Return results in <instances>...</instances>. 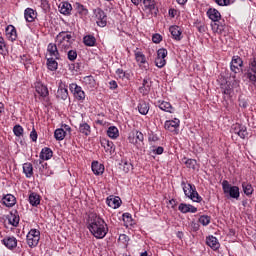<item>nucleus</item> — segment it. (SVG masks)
Masks as SVG:
<instances>
[{
	"label": "nucleus",
	"mask_w": 256,
	"mask_h": 256,
	"mask_svg": "<svg viewBox=\"0 0 256 256\" xmlns=\"http://www.w3.org/2000/svg\"><path fill=\"white\" fill-rule=\"evenodd\" d=\"M88 229L96 239H105L107 233H109V227H107V223H105L103 218L97 216V214H94L92 217H90L88 221Z\"/></svg>",
	"instance_id": "nucleus-1"
},
{
	"label": "nucleus",
	"mask_w": 256,
	"mask_h": 256,
	"mask_svg": "<svg viewBox=\"0 0 256 256\" xmlns=\"http://www.w3.org/2000/svg\"><path fill=\"white\" fill-rule=\"evenodd\" d=\"M207 16L212 21L211 27L213 33L223 35V32L225 31V21L221 22V12L215 8H210L207 11Z\"/></svg>",
	"instance_id": "nucleus-2"
},
{
	"label": "nucleus",
	"mask_w": 256,
	"mask_h": 256,
	"mask_svg": "<svg viewBox=\"0 0 256 256\" xmlns=\"http://www.w3.org/2000/svg\"><path fill=\"white\" fill-rule=\"evenodd\" d=\"M243 79L246 83L256 87V56L248 61V66L244 70Z\"/></svg>",
	"instance_id": "nucleus-3"
},
{
	"label": "nucleus",
	"mask_w": 256,
	"mask_h": 256,
	"mask_svg": "<svg viewBox=\"0 0 256 256\" xmlns=\"http://www.w3.org/2000/svg\"><path fill=\"white\" fill-rule=\"evenodd\" d=\"M73 36L69 32L62 31L56 36V45L61 51L73 49Z\"/></svg>",
	"instance_id": "nucleus-4"
},
{
	"label": "nucleus",
	"mask_w": 256,
	"mask_h": 256,
	"mask_svg": "<svg viewBox=\"0 0 256 256\" xmlns=\"http://www.w3.org/2000/svg\"><path fill=\"white\" fill-rule=\"evenodd\" d=\"M181 187L183 189L184 195L188 197V199H191L194 203H201L203 201V198L201 195H199V192H197V188L195 185L185 182V180L181 181Z\"/></svg>",
	"instance_id": "nucleus-5"
},
{
	"label": "nucleus",
	"mask_w": 256,
	"mask_h": 256,
	"mask_svg": "<svg viewBox=\"0 0 256 256\" xmlns=\"http://www.w3.org/2000/svg\"><path fill=\"white\" fill-rule=\"evenodd\" d=\"M222 190L224 195H229L231 199H239V197L241 196V193L239 192V187L231 185L227 180H223Z\"/></svg>",
	"instance_id": "nucleus-6"
},
{
	"label": "nucleus",
	"mask_w": 256,
	"mask_h": 256,
	"mask_svg": "<svg viewBox=\"0 0 256 256\" xmlns=\"http://www.w3.org/2000/svg\"><path fill=\"white\" fill-rule=\"evenodd\" d=\"M41 240V231L37 229H31L27 236H26V241L28 247H37L39 245V241Z\"/></svg>",
	"instance_id": "nucleus-7"
},
{
	"label": "nucleus",
	"mask_w": 256,
	"mask_h": 256,
	"mask_svg": "<svg viewBox=\"0 0 256 256\" xmlns=\"http://www.w3.org/2000/svg\"><path fill=\"white\" fill-rule=\"evenodd\" d=\"M69 89L76 101H80L81 103L85 101L86 94L81 86L77 85V83H71Z\"/></svg>",
	"instance_id": "nucleus-8"
},
{
	"label": "nucleus",
	"mask_w": 256,
	"mask_h": 256,
	"mask_svg": "<svg viewBox=\"0 0 256 256\" xmlns=\"http://www.w3.org/2000/svg\"><path fill=\"white\" fill-rule=\"evenodd\" d=\"M167 55L169 52L165 48H160L157 51V57L155 58V65L158 69H163L167 65Z\"/></svg>",
	"instance_id": "nucleus-9"
},
{
	"label": "nucleus",
	"mask_w": 256,
	"mask_h": 256,
	"mask_svg": "<svg viewBox=\"0 0 256 256\" xmlns=\"http://www.w3.org/2000/svg\"><path fill=\"white\" fill-rule=\"evenodd\" d=\"M94 15L98 27H107V15L101 8L94 10Z\"/></svg>",
	"instance_id": "nucleus-10"
},
{
	"label": "nucleus",
	"mask_w": 256,
	"mask_h": 256,
	"mask_svg": "<svg viewBox=\"0 0 256 256\" xmlns=\"http://www.w3.org/2000/svg\"><path fill=\"white\" fill-rule=\"evenodd\" d=\"M35 90L38 95H40V99H43L44 101H49V89L47 86L41 82L35 83Z\"/></svg>",
	"instance_id": "nucleus-11"
},
{
	"label": "nucleus",
	"mask_w": 256,
	"mask_h": 256,
	"mask_svg": "<svg viewBox=\"0 0 256 256\" xmlns=\"http://www.w3.org/2000/svg\"><path fill=\"white\" fill-rule=\"evenodd\" d=\"M231 133H234V135H238V137L240 139H245V137H247V135H249V133L247 132V127H245L239 123L232 125Z\"/></svg>",
	"instance_id": "nucleus-12"
},
{
	"label": "nucleus",
	"mask_w": 256,
	"mask_h": 256,
	"mask_svg": "<svg viewBox=\"0 0 256 256\" xmlns=\"http://www.w3.org/2000/svg\"><path fill=\"white\" fill-rule=\"evenodd\" d=\"M242 68H243V59L239 56H233L230 63L231 71L233 73H241Z\"/></svg>",
	"instance_id": "nucleus-13"
},
{
	"label": "nucleus",
	"mask_w": 256,
	"mask_h": 256,
	"mask_svg": "<svg viewBox=\"0 0 256 256\" xmlns=\"http://www.w3.org/2000/svg\"><path fill=\"white\" fill-rule=\"evenodd\" d=\"M181 124V120L175 118L174 120H166L164 123V128L166 131H170V133H177L179 131V125Z\"/></svg>",
	"instance_id": "nucleus-14"
},
{
	"label": "nucleus",
	"mask_w": 256,
	"mask_h": 256,
	"mask_svg": "<svg viewBox=\"0 0 256 256\" xmlns=\"http://www.w3.org/2000/svg\"><path fill=\"white\" fill-rule=\"evenodd\" d=\"M129 143L132 145H135L136 147H139L143 141H145V136L143 133L139 130H136L135 133L132 134V136L128 137Z\"/></svg>",
	"instance_id": "nucleus-15"
},
{
	"label": "nucleus",
	"mask_w": 256,
	"mask_h": 256,
	"mask_svg": "<svg viewBox=\"0 0 256 256\" xmlns=\"http://www.w3.org/2000/svg\"><path fill=\"white\" fill-rule=\"evenodd\" d=\"M1 243L10 251L17 249V238L15 236H6L1 240Z\"/></svg>",
	"instance_id": "nucleus-16"
},
{
	"label": "nucleus",
	"mask_w": 256,
	"mask_h": 256,
	"mask_svg": "<svg viewBox=\"0 0 256 256\" xmlns=\"http://www.w3.org/2000/svg\"><path fill=\"white\" fill-rule=\"evenodd\" d=\"M57 99H62V101H67L69 97V90L67 89V85L60 81L57 94H56Z\"/></svg>",
	"instance_id": "nucleus-17"
},
{
	"label": "nucleus",
	"mask_w": 256,
	"mask_h": 256,
	"mask_svg": "<svg viewBox=\"0 0 256 256\" xmlns=\"http://www.w3.org/2000/svg\"><path fill=\"white\" fill-rule=\"evenodd\" d=\"M156 107H159L161 111L165 113H175V108L169 102L165 100H158L155 102Z\"/></svg>",
	"instance_id": "nucleus-18"
},
{
	"label": "nucleus",
	"mask_w": 256,
	"mask_h": 256,
	"mask_svg": "<svg viewBox=\"0 0 256 256\" xmlns=\"http://www.w3.org/2000/svg\"><path fill=\"white\" fill-rule=\"evenodd\" d=\"M121 198L119 196H113L110 195L106 198V204L108 207H111V209H119L121 207Z\"/></svg>",
	"instance_id": "nucleus-19"
},
{
	"label": "nucleus",
	"mask_w": 256,
	"mask_h": 256,
	"mask_svg": "<svg viewBox=\"0 0 256 256\" xmlns=\"http://www.w3.org/2000/svg\"><path fill=\"white\" fill-rule=\"evenodd\" d=\"M169 31L174 41H181V39H183V31L181 30V27L177 25H172L169 27Z\"/></svg>",
	"instance_id": "nucleus-20"
},
{
	"label": "nucleus",
	"mask_w": 256,
	"mask_h": 256,
	"mask_svg": "<svg viewBox=\"0 0 256 256\" xmlns=\"http://www.w3.org/2000/svg\"><path fill=\"white\" fill-rule=\"evenodd\" d=\"M6 37L8 41H11L14 43V41H17V28L13 25H8L5 29Z\"/></svg>",
	"instance_id": "nucleus-21"
},
{
	"label": "nucleus",
	"mask_w": 256,
	"mask_h": 256,
	"mask_svg": "<svg viewBox=\"0 0 256 256\" xmlns=\"http://www.w3.org/2000/svg\"><path fill=\"white\" fill-rule=\"evenodd\" d=\"M58 11H59V13H61V15L69 16V15H71V11H73V6L71 5V3L67 2V1L61 2L58 5Z\"/></svg>",
	"instance_id": "nucleus-22"
},
{
	"label": "nucleus",
	"mask_w": 256,
	"mask_h": 256,
	"mask_svg": "<svg viewBox=\"0 0 256 256\" xmlns=\"http://www.w3.org/2000/svg\"><path fill=\"white\" fill-rule=\"evenodd\" d=\"M1 203L8 208L15 207V204L17 203V198H15L12 194H6L3 196Z\"/></svg>",
	"instance_id": "nucleus-23"
},
{
	"label": "nucleus",
	"mask_w": 256,
	"mask_h": 256,
	"mask_svg": "<svg viewBox=\"0 0 256 256\" xmlns=\"http://www.w3.org/2000/svg\"><path fill=\"white\" fill-rule=\"evenodd\" d=\"M101 146L104 147V150L106 151V153H109L110 155H113V153H115V144L113 143V141H109L108 139H101L100 141Z\"/></svg>",
	"instance_id": "nucleus-24"
},
{
	"label": "nucleus",
	"mask_w": 256,
	"mask_h": 256,
	"mask_svg": "<svg viewBox=\"0 0 256 256\" xmlns=\"http://www.w3.org/2000/svg\"><path fill=\"white\" fill-rule=\"evenodd\" d=\"M47 52L50 58L61 59V55L59 54V50L57 49V44L49 43L47 46Z\"/></svg>",
	"instance_id": "nucleus-25"
},
{
	"label": "nucleus",
	"mask_w": 256,
	"mask_h": 256,
	"mask_svg": "<svg viewBox=\"0 0 256 256\" xmlns=\"http://www.w3.org/2000/svg\"><path fill=\"white\" fill-rule=\"evenodd\" d=\"M91 169L94 175H103L105 173V165L99 163V161H93L91 164Z\"/></svg>",
	"instance_id": "nucleus-26"
},
{
	"label": "nucleus",
	"mask_w": 256,
	"mask_h": 256,
	"mask_svg": "<svg viewBox=\"0 0 256 256\" xmlns=\"http://www.w3.org/2000/svg\"><path fill=\"white\" fill-rule=\"evenodd\" d=\"M24 18L27 23H33V21L37 19V11H35L33 8H26L24 10Z\"/></svg>",
	"instance_id": "nucleus-27"
},
{
	"label": "nucleus",
	"mask_w": 256,
	"mask_h": 256,
	"mask_svg": "<svg viewBox=\"0 0 256 256\" xmlns=\"http://www.w3.org/2000/svg\"><path fill=\"white\" fill-rule=\"evenodd\" d=\"M150 91H151V79L144 78L142 82V86L139 88V93H141V95H149Z\"/></svg>",
	"instance_id": "nucleus-28"
},
{
	"label": "nucleus",
	"mask_w": 256,
	"mask_h": 256,
	"mask_svg": "<svg viewBox=\"0 0 256 256\" xmlns=\"http://www.w3.org/2000/svg\"><path fill=\"white\" fill-rule=\"evenodd\" d=\"M180 213H197V207L191 204L180 203L178 206Z\"/></svg>",
	"instance_id": "nucleus-29"
},
{
	"label": "nucleus",
	"mask_w": 256,
	"mask_h": 256,
	"mask_svg": "<svg viewBox=\"0 0 256 256\" xmlns=\"http://www.w3.org/2000/svg\"><path fill=\"white\" fill-rule=\"evenodd\" d=\"M19 221H21V218L19 217V212H11L10 215H8V223L9 225H12V227H18Z\"/></svg>",
	"instance_id": "nucleus-30"
},
{
	"label": "nucleus",
	"mask_w": 256,
	"mask_h": 256,
	"mask_svg": "<svg viewBox=\"0 0 256 256\" xmlns=\"http://www.w3.org/2000/svg\"><path fill=\"white\" fill-rule=\"evenodd\" d=\"M206 244L208 247H211L213 251H217L221 247V244H219V240H217V237L215 236H208L206 238Z\"/></svg>",
	"instance_id": "nucleus-31"
},
{
	"label": "nucleus",
	"mask_w": 256,
	"mask_h": 256,
	"mask_svg": "<svg viewBox=\"0 0 256 256\" xmlns=\"http://www.w3.org/2000/svg\"><path fill=\"white\" fill-rule=\"evenodd\" d=\"M134 57L135 61L138 62L139 65H145V63H147V57L141 52V50H139V48L134 50Z\"/></svg>",
	"instance_id": "nucleus-32"
},
{
	"label": "nucleus",
	"mask_w": 256,
	"mask_h": 256,
	"mask_svg": "<svg viewBox=\"0 0 256 256\" xmlns=\"http://www.w3.org/2000/svg\"><path fill=\"white\" fill-rule=\"evenodd\" d=\"M83 83L87 89H95V87H97V81H95V78L92 75L85 76L83 78Z\"/></svg>",
	"instance_id": "nucleus-33"
},
{
	"label": "nucleus",
	"mask_w": 256,
	"mask_h": 256,
	"mask_svg": "<svg viewBox=\"0 0 256 256\" xmlns=\"http://www.w3.org/2000/svg\"><path fill=\"white\" fill-rule=\"evenodd\" d=\"M53 157V150L49 147H44L40 152V160L49 161Z\"/></svg>",
	"instance_id": "nucleus-34"
},
{
	"label": "nucleus",
	"mask_w": 256,
	"mask_h": 256,
	"mask_svg": "<svg viewBox=\"0 0 256 256\" xmlns=\"http://www.w3.org/2000/svg\"><path fill=\"white\" fill-rule=\"evenodd\" d=\"M74 7L78 15L81 17H87V15H89V9H87V7H85L83 4L76 2Z\"/></svg>",
	"instance_id": "nucleus-35"
},
{
	"label": "nucleus",
	"mask_w": 256,
	"mask_h": 256,
	"mask_svg": "<svg viewBox=\"0 0 256 256\" xmlns=\"http://www.w3.org/2000/svg\"><path fill=\"white\" fill-rule=\"evenodd\" d=\"M79 133H81L85 137H89V135H91V126L87 122L80 123Z\"/></svg>",
	"instance_id": "nucleus-36"
},
{
	"label": "nucleus",
	"mask_w": 256,
	"mask_h": 256,
	"mask_svg": "<svg viewBox=\"0 0 256 256\" xmlns=\"http://www.w3.org/2000/svg\"><path fill=\"white\" fill-rule=\"evenodd\" d=\"M23 173L27 179H31L33 176V164H31V162L23 164Z\"/></svg>",
	"instance_id": "nucleus-37"
},
{
	"label": "nucleus",
	"mask_w": 256,
	"mask_h": 256,
	"mask_svg": "<svg viewBox=\"0 0 256 256\" xmlns=\"http://www.w3.org/2000/svg\"><path fill=\"white\" fill-rule=\"evenodd\" d=\"M29 203L32 205V207H37V205L41 204V196L35 192H32L29 195Z\"/></svg>",
	"instance_id": "nucleus-38"
},
{
	"label": "nucleus",
	"mask_w": 256,
	"mask_h": 256,
	"mask_svg": "<svg viewBox=\"0 0 256 256\" xmlns=\"http://www.w3.org/2000/svg\"><path fill=\"white\" fill-rule=\"evenodd\" d=\"M20 63L27 69L30 65H33V58L29 54H24L20 56Z\"/></svg>",
	"instance_id": "nucleus-39"
},
{
	"label": "nucleus",
	"mask_w": 256,
	"mask_h": 256,
	"mask_svg": "<svg viewBox=\"0 0 256 256\" xmlns=\"http://www.w3.org/2000/svg\"><path fill=\"white\" fill-rule=\"evenodd\" d=\"M182 163H184L188 169H193V171L197 169V160L195 159L184 157L182 158Z\"/></svg>",
	"instance_id": "nucleus-40"
},
{
	"label": "nucleus",
	"mask_w": 256,
	"mask_h": 256,
	"mask_svg": "<svg viewBox=\"0 0 256 256\" xmlns=\"http://www.w3.org/2000/svg\"><path fill=\"white\" fill-rule=\"evenodd\" d=\"M83 43L86 47H95L97 39L93 35H86L83 37Z\"/></svg>",
	"instance_id": "nucleus-41"
},
{
	"label": "nucleus",
	"mask_w": 256,
	"mask_h": 256,
	"mask_svg": "<svg viewBox=\"0 0 256 256\" xmlns=\"http://www.w3.org/2000/svg\"><path fill=\"white\" fill-rule=\"evenodd\" d=\"M149 109H150L149 103H147L143 100H141L138 103V111H139L140 115H147V113H149Z\"/></svg>",
	"instance_id": "nucleus-42"
},
{
	"label": "nucleus",
	"mask_w": 256,
	"mask_h": 256,
	"mask_svg": "<svg viewBox=\"0 0 256 256\" xmlns=\"http://www.w3.org/2000/svg\"><path fill=\"white\" fill-rule=\"evenodd\" d=\"M242 188L247 197H251L255 191V189H253V185L249 184V182H243Z\"/></svg>",
	"instance_id": "nucleus-43"
},
{
	"label": "nucleus",
	"mask_w": 256,
	"mask_h": 256,
	"mask_svg": "<svg viewBox=\"0 0 256 256\" xmlns=\"http://www.w3.org/2000/svg\"><path fill=\"white\" fill-rule=\"evenodd\" d=\"M47 67L49 71H57L59 67V63H57V59L55 58H47Z\"/></svg>",
	"instance_id": "nucleus-44"
},
{
	"label": "nucleus",
	"mask_w": 256,
	"mask_h": 256,
	"mask_svg": "<svg viewBox=\"0 0 256 256\" xmlns=\"http://www.w3.org/2000/svg\"><path fill=\"white\" fill-rule=\"evenodd\" d=\"M107 135L110 139H117L119 137V129L116 126H110L107 130Z\"/></svg>",
	"instance_id": "nucleus-45"
},
{
	"label": "nucleus",
	"mask_w": 256,
	"mask_h": 256,
	"mask_svg": "<svg viewBox=\"0 0 256 256\" xmlns=\"http://www.w3.org/2000/svg\"><path fill=\"white\" fill-rule=\"evenodd\" d=\"M9 53V50L7 49V43L5 42V38L0 36V55L3 57L7 56Z\"/></svg>",
	"instance_id": "nucleus-46"
},
{
	"label": "nucleus",
	"mask_w": 256,
	"mask_h": 256,
	"mask_svg": "<svg viewBox=\"0 0 256 256\" xmlns=\"http://www.w3.org/2000/svg\"><path fill=\"white\" fill-rule=\"evenodd\" d=\"M116 75H117L118 79H122V80L127 79V81H129V79H131V74L129 72H125L122 68H118L116 70Z\"/></svg>",
	"instance_id": "nucleus-47"
},
{
	"label": "nucleus",
	"mask_w": 256,
	"mask_h": 256,
	"mask_svg": "<svg viewBox=\"0 0 256 256\" xmlns=\"http://www.w3.org/2000/svg\"><path fill=\"white\" fill-rule=\"evenodd\" d=\"M66 135H67V132H65V130L62 128H58L54 131V137H55L56 141H63V139H65Z\"/></svg>",
	"instance_id": "nucleus-48"
},
{
	"label": "nucleus",
	"mask_w": 256,
	"mask_h": 256,
	"mask_svg": "<svg viewBox=\"0 0 256 256\" xmlns=\"http://www.w3.org/2000/svg\"><path fill=\"white\" fill-rule=\"evenodd\" d=\"M120 169H122L124 173H129V171H133V164L127 160H124L120 163Z\"/></svg>",
	"instance_id": "nucleus-49"
},
{
	"label": "nucleus",
	"mask_w": 256,
	"mask_h": 256,
	"mask_svg": "<svg viewBox=\"0 0 256 256\" xmlns=\"http://www.w3.org/2000/svg\"><path fill=\"white\" fill-rule=\"evenodd\" d=\"M36 163H39L40 167V173L41 175H47V162H45V160H38L36 161Z\"/></svg>",
	"instance_id": "nucleus-50"
},
{
	"label": "nucleus",
	"mask_w": 256,
	"mask_h": 256,
	"mask_svg": "<svg viewBox=\"0 0 256 256\" xmlns=\"http://www.w3.org/2000/svg\"><path fill=\"white\" fill-rule=\"evenodd\" d=\"M143 5L148 11H153L155 9V0H143Z\"/></svg>",
	"instance_id": "nucleus-51"
},
{
	"label": "nucleus",
	"mask_w": 256,
	"mask_h": 256,
	"mask_svg": "<svg viewBox=\"0 0 256 256\" xmlns=\"http://www.w3.org/2000/svg\"><path fill=\"white\" fill-rule=\"evenodd\" d=\"M198 221L199 223H201V225H203L204 227H207V225L211 223V216L202 215L199 217Z\"/></svg>",
	"instance_id": "nucleus-52"
},
{
	"label": "nucleus",
	"mask_w": 256,
	"mask_h": 256,
	"mask_svg": "<svg viewBox=\"0 0 256 256\" xmlns=\"http://www.w3.org/2000/svg\"><path fill=\"white\" fill-rule=\"evenodd\" d=\"M23 132H24L23 126L17 124L13 127V133L16 137H23Z\"/></svg>",
	"instance_id": "nucleus-53"
},
{
	"label": "nucleus",
	"mask_w": 256,
	"mask_h": 256,
	"mask_svg": "<svg viewBox=\"0 0 256 256\" xmlns=\"http://www.w3.org/2000/svg\"><path fill=\"white\" fill-rule=\"evenodd\" d=\"M157 141H159V135H157L153 131L148 132V142L152 144V143H157Z\"/></svg>",
	"instance_id": "nucleus-54"
},
{
	"label": "nucleus",
	"mask_w": 256,
	"mask_h": 256,
	"mask_svg": "<svg viewBox=\"0 0 256 256\" xmlns=\"http://www.w3.org/2000/svg\"><path fill=\"white\" fill-rule=\"evenodd\" d=\"M222 90H223L224 95H228L229 97H231V95H233V87H231V84H225L222 87Z\"/></svg>",
	"instance_id": "nucleus-55"
},
{
	"label": "nucleus",
	"mask_w": 256,
	"mask_h": 256,
	"mask_svg": "<svg viewBox=\"0 0 256 256\" xmlns=\"http://www.w3.org/2000/svg\"><path fill=\"white\" fill-rule=\"evenodd\" d=\"M122 220L124 221V223H126V225H131V223H133V217L130 213H124L122 215Z\"/></svg>",
	"instance_id": "nucleus-56"
},
{
	"label": "nucleus",
	"mask_w": 256,
	"mask_h": 256,
	"mask_svg": "<svg viewBox=\"0 0 256 256\" xmlns=\"http://www.w3.org/2000/svg\"><path fill=\"white\" fill-rule=\"evenodd\" d=\"M195 27L199 33H205L207 31V27L205 26V23L203 22H196Z\"/></svg>",
	"instance_id": "nucleus-57"
},
{
	"label": "nucleus",
	"mask_w": 256,
	"mask_h": 256,
	"mask_svg": "<svg viewBox=\"0 0 256 256\" xmlns=\"http://www.w3.org/2000/svg\"><path fill=\"white\" fill-rule=\"evenodd\" d=\"M67 51H68L67 55H68L69 61H75L77 59V50L69 49Z\"/></svg>",
	"instance_id": "nucleus-58"
},
{
	"label": "nucleus",
	"mask_w": 256,
	"mask_h": 256,
	"mask_svg": "<svg viewBox=\"0 0 256 256\" xmlns=\"http://www.w3.org/2000/svg\"><path fill=\"white\" fill-rule=\"evenodd\" d=\"M214 1L220 7H227L228 5H231V0H214Z\"/></svg>",
	"instance_id": "nucleus-59"
},
{
	"label": "nucleus",
	"mask_w": 256,
	"mask_h": 256,
	"mask_svg": "<svg viewBox=\"0 0 256 256\" xmlns=\"http://www.w3.org/2000/svg\"><path fill=\"white\" fill-rule=\"evenodd\" d=\"M152 41L153 43L159 44L161 43V41H163V36H161V34L156 33L152 36Z\"/></svg>",
	"instance_id": "nucleus-60"
},
{
	"label": "nucleus",
	"mask_w": 256,
	"mask_h": 256,
	"mask_svg": "<svg viewBox=\"0 0 256 256\" xmlns=\"http://www.w3.org/2000/svg\"><path fill=\"white\" fill-rule=\"evenodd\" d=\"M40 3H41V8L44 10V11H49L50 9V5H49V0H40Z\"/></svg>",
	"instance_id": "nucleus-61"
},
{
	"label": "nucleus",
	"mask_w": 256,
	"mask_h": 256,
	"mask_svg": "<svg viewBox=\"0 0 256 256\" xmlns=\"http://www.w3.org/2000/svg\"><path fill=\"white\" fill-rule=\"evenodd\" d=\"M118 241L125 245V243H129V236H127L126 234H120Z\"/></svg>",
	"instance_id": "nucleus-62"
},
{
	"label": "nucleus",
	"mask_w": 256,
	"mask_h": 256,
	"mask_svg": "<svg viewBox=\"0 0 256 256\" xmlns=\"http://www.w3.org/2000/svg\"><path fill=\"white\" fill-rule=\"evenodd\" d=\"M109 89H111V91H115V89H117L119 87V85L117 84V81L115 80H111L109 83Z\"/></svg>",
	"instance_id": "nucleus-63"
},
{
	"label": "nucleus",
	"mask_w": 256,
	"mask_h": 256,
	"mask_svg": "<svg viewBox=\"0 0 256 256\" xmlns=\"http://www.w3.org/2000/svg\"><path fill=\"white\" fill-rule=\"evenodd\" d=\"M37 130H35V128L32 129L31 133H30V139L33 141V142H36L37 141Z\"/></svg>",
	"instance_id": "nucleus-64"
}]
</instances>
